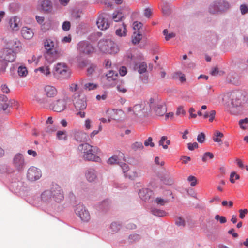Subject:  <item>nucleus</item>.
Masks as SVG:
<instances>
[{"mask_svg": "<svg viewBox=\"0 0 248 248\" xmlns=\"http://www.w3.org/2000/svg\"><path fill=\"white\" fill-rule=\"evenodd\" d=\"M108 164L114 165L117 164L119 165L120 162L118 161V157L117 156H113L110 157L107 161Z\"/></svg>", "mask_w": 248, "mask_h": 248, "instance_id": "nucleus-44", "label": "nucleus"}, {"mask_svg": "<svg viewBox=\"0 0 248 248\" xmlns=\"http://www.w3.org/2000/svg\"><path fill=\"white\" fill-rule=\"evenodd\" d=\"M83 158L85 160L88 161H93L98 162L100 159V157L96 155H94L91 150L90 151H86L83 155Z\"/></svg>", "mask_w": 248, "mask_h": 248, "instance_id": "nucleus-18", "label": "nucleus"}, {"mask_svg": "<svg viewBox=\"0 0 248 248\" xmlns=\"http://www.w3.org/2000/svg\"><path fill=\"white\" fill-rule=\"evenodd\" d=\"M17 72L20 77H26L28 74L27 68L24 66H20L18 68Z\"/></svg>", "mask_w": 248, "mask_h": 248, "instance_id": "nucleus-33", "label": "nucleus"}, {"mask_svg": "<svg viewBox=\"0 0 248 248\" xmlns=\"http://www.w3.org/2000/svg\"><path fill=\"white\" fill-rule=\"evenodd\" d=\"M13 163L19 172L22 171L26 165L23 155L21 153L16 154L13 158Z\"/></svg>", "mask_w": 248, "mask_h": 248, "instance_id": "nucleus-10", "label": "nucleus"}, {"mask_svg": "<svg viewBox=\"0 0 248 248\" xmlns=\"http://www.w3.org/2000/svg\"><path fill=\"white\" fill-rule=\"evenodd\" d=\"M215 219L217 221H219L221 224L225 223L227 222L226 218L224 216H220L219 215H217L215 217Z\"/></svg>", "mask_w": 248, "mask_h": 248, "instance_id": "nucleus-55", "label": "nucleus"}, {"mask_svg": "<svg viewBox=\"0 0 248 248\" xmlns=\"http://www.w3.org/2000/svg\"><path fill=\"white\" fill-rule=\"evenodd\" d=\"M91 148V145L87 143H83L80 144L78 147V150L81 153L84 154L86 151H90V148Z\"/></svg>", "mask_w": 248, "mask_h": 248, "instance_id": "nucleus-30", "label": "nucleus"}, {"mask_svg": "<svg viewBox=\"0 0 248 248\" xmlns=\"http://www.w3.org/2000/svg\"><path fill=\"white\" fill-rule=\"evenodd\" d=\"M187 180L189 182H190V186H194L197 184V179L195 176L190 175L189 176Z\"/></svg>", "mask_w": 248, "mask_h": 248, "instance_id": "nucleus-58", "label": "nucleus"}, {"mask_svg": "<svg viewBox=\"0 0 248 248\" xmlns=\"http://www.w3.org/2000/svg\"><path fill=\"white\" fill-rule=\"evenodd\" d=\"M38 70L41 72L42 73L44 74L46 76H48L50 74V69L48 66H42L39 67Z\"/></svg>", "mask_w": 248, "mask_h": 248, "instance_id": "nucleus-42", "label": "nucleus"}, {"mask_svg": "<svg viewBox=\"0 0 248 248\" xmlns=\"http://www.w3.org/2000/svg\"><path fill=\"white\" fill-rule=\"evenodd\" d=\"M96 68V65L94 64H91L90 67L87 69V72L88 75H91L94 71L95 69Z\"/></svg>", "mask_w": 248, "mask_h": 248, "instance_id": "nucleus-60", "label": "nucleus"}, {"mask_svg": "<svg viewBox=\"0 0 248 248\" xmlns=\"http://www.w3.org/2000/svg\"><path fill=\"white\" fill-rule=\"evenodd\" d=\"M240 10L242 15H245L248 13V7L245 4H242L240 6Z\"/></svg>", "mask_w": 248, "mask_h": 248, "instance_id": "nucleus-64", "label": "nucleus"}, {"mask_svg": "<svg viewBox=\"0 0 248 248\" xmlns=\"http://www.w3.org/2000/svg\"><path fill=\"white\" fill-rule=\"evenodd\" d=\"M0 57L8 63L13 62L16 59V54L11 49H9L4 51Z\"/></svg>", "mask_w": 248, "mask_h": 248, "instance_id": "nucleus-13", "label": "nucleus"}, {"mask_svg": "<svg viewBox=\"0 0 248 248\" xmlns=\"http://www.w3.org/2000/svg\"><path fill=\"white\" fill-rule=\"evenodd\" d=\"M70 73L68 70L67 67L66 66L65 68L62 70V72L60 74L61 77L63 78H67L70 76Z\"/></svg>", "mask_w": 248, "mask_h": 248, "instance_id": "nucleus-41", "label": "nucleus"}, {"mask_svg": "<svg viewBox=\"0 0 248 248\" xmlns=\"http://www.w3.org/2000/svg\"><path fill=\"white\" fill-rule=\"evenodd\" d=\"M63 198L60 186L56 184H53L50 190L44 191L40 195L41 202L45 204H50L53 200L58 203L60 202Z\"/></svg>", "mask_w": 248, "mask_h": 248, "instance_id": "nucleus-1", "label": "nucleus"}, {"mask_svg": "<svg viewBox=\"0 0 248 248\" xmlns=\"http://www.w3.org/2000/svg\"><path fill=\"white\" fill-rule=\"evenodd\" d=\"M45 94L48 97H53L57 93L56 89L52 86L47 85L44 88Z\"/></svg>", "mask_w": 248, "mask_h": 248, "instance_id": "nucleus-19", "label": "nucleus"}, {"mask_svg": "<svg viewBox=\"0 0 248 248\" xmlns=\"http://www.w3.org/2000/svg\"><path fill=\"white\" fill-rule=\"evenodd\" d=\"M110 206V202L108 199L104 200L100 202L98 205V208L102 212H107Z\"/></svg>", "mask_w": 248, "mask_h": 248, "instance_id": "nucleus-21", "label": "nucleus"}, {"mask_svg": "<svg viewBox=\"0 0 248 248\" xmlns=\"http://www.w3.org/2000/svg\"><path fill=\"white\" fill-rule=\"evenodd\" d=\"M115 32L116 34L119 36H125L127 32L126 25L123 23L122 27L117 29Z\"/></svg>", "mask_w": 248, "mask_h": 248, "instance_id": "nucleus-25", "label": "nucleus"}, {"mask_svg": "<svg viewBox=\"0 0 248 248\" xmlns=\"http://www.w3.org/2000/svg\"><path fill=\"white\" fill-rule=\"evenodd\" d=\"M207 157H209L210 159H212L214 157V155L209 152H206L204 154L202 158V160L203 162H206L207 159Z\"/></svg>", "mask_w": 248, "mask_h": 248, "instance_id": "nucleus-53", "label": "nucleus"}, {"mask_svg": "<svg viewBox=\"0 0 248 248\" xmlns=\"http://www.w3.org/2000/svg\"><path fill=\"white\" fill-rule=\"evenodd\" d=\"M9 24L10 28L13 30H17L18 28V24L16 22V20L14 18V19H10L9 21Z\"/></svg>", "mask_w": 248, "mask_h": 248, "instance_id": "nucleus-45", "label": "nucleus"}, {"mask_svg": "<svg viewBox=\"0 0 248 248\" xmlns=\"http://www.w3.org/2000/svg\"><path fill=\"white\" fill-rule=\"evenodd\" d=\"M229 8V4L223 0L214 1L209 7V12L212 14H220Z\"/></svg>", "mask_w": 248, "mask_h": 248, "instance_id": "nucleus-4", "label": "nucleus"}, {"mask_svg": "<svg viewBox=\"0 0 248 248\" xmlns=\"http://www.w3.org/2000/svg\"><path fill=\"white\" fill-rule=\"evenodd\" d=\"M66 107V102L63 99H58L52 102L49 106L54 111L60 112L63 111Z\"/></svg>", "mask_w": 248, "mask_h": 248, "instance_id": "nucleus-12", "label": "nucleus"}, {"mask_svg": "<svg viewBox=\"0 0 248 248\" xmlns=\"http://www.w3.org/2000/svg\"><path fill=\"white\" fill-rule=\"evenodd\" d=\"M151 212L153 215L160 217L165 216L167 215V213L165 211L155 208H151Z\"/></svg>", "mask_w": 248, "mask_h": 248, "instance_id": "nucleus-26", "label": "nucleus"}, {"mask_svg": "<svg viewBox=\"0 0 248 248\" xmlns=\"http://www.w3.org/2000/svg\"><path fill=\"white\" fill-rule=\"evenodd\" d=\"M14 170L13 169H11L7 165H0V173H11Z\"/></svg>", "mask_w": 248, "mask_h": 248, "instance_id": "nucleus-32", "label": "nucleus"}, {"mask_svg": "<svg viewBox=\"0 0 248 248\" xmlns=\"http://www.w3.org/2000/svg\"><path fill=\"white\" fill-rule=\"evenodd\" d=\"M109 16L106 13H101L98 16L96 21V25L99 29L106 30L109 27Z\"/></svg>", "mask_w": 248, "mask_h": 248, "instance_id": "nucleus-6", "label": "nucleus"}, {"mask_svg": "<svg viewBox=\"0 0 248 248\" xmlns=\"http://www.w3.org/2000/svg\"><path fill=\"white\" fill-rule=\"evenodd\" d=\"M44 44L46 49L47 50V52L46 54L45 57L47 61H49L51 57H53L51 47L54 46V43L50 40H46ZM49 61L50 62L51 60H49Z\"/></svg>", "mask_w": 248, "mask_h": 248, "instance_id": "nucleus-15", "label": "nucleus"}, {"mask_svg": "<svg viewBox=\"0 0 248 248\" xmlns=\"http://www.w3.org/2000/svg\"><path fill=\"white\" fill-rule=\"evenodd\" d=\"M155 201L158 205L161 206L164 205L166 203L168 202V201L167 200H164L158 197L156 198Z\"/></svg>", "mask_w": 248, "mask_h": 248, "instance_id": "nucleus-54", "label": "nucleus"}, {"mask_svg": "<svg viewBox=\"0 0 248 248\" xmlns=\"http://www.w3.org/2000/svg\"><path fill=\"white\" fill-rule=\"evenodd\" d=\"M78 62L79 66L82 68L87 66L88 63V61L86 59L80 58L78 59Z\"/></svg>", "mask_w": 248, "mask_h": 248, "instance_id": "nucleus-47", "label": "nucleus"}, {"mask_svg": "<svg viewBox=\"0 0 248 248\" xmlns=\"http://www.w3.org/2000/svg\"><path fill=\"white\" fill-rule=\"evenodd\" d=\"M175 224L179 227H184L185 221L181 217H177L175 219Z\"/></svg>", "mask_w": 248, "mask_h": 248, "instance_id": "nucleus-43", "label": "nucleus"}, {"mask_svg": "<svg viewBox=\"0 0 248 248\" xmlns=\"http://www.w3.org/2000/svg\"><path fill=\"white\" fill-rule=\"evenodd\" d=\"M76 214L84 222H87L90 219V215L85 207L81 203L76 205L74 208Z\"/></svg>", "mask_w": 248, "mask_h": 248, "instance_id": "nucleus-5", "label": "nucleus"}, {"mask_svg": "<svg viewBox=\"0 0 248 248\" xmlns=\"http://www.w3.org/2000/svg\"><path fill=\"white\" fill-rule=\"evenodd\" d=\"M142 36V34L140 33H138L136 36L132 38V42L134 44H139L140 41L141 40V36Z\"/></svg>", "mask_w": 248, "mask_h": 248, "instance_id": "nucleus-46", "label": "nucleus"}, {"mask_svg": "<svg viewBox=\"0 0 248 248\" xmlns=\"http://www.w3.org/2000/svg\"><path fill=\"white\" fill-rule=\"evenodd\" d=\"M140 239V236L138 234H131L129 236V239L130 242H134Z\"/></svg>", "mask_w": 248, "mask_h": 248, "instance_id": "nucleus-49", "label": "nucleus"}, {"mask_svg": "<svg viewBox=\"0 0 248 248\" xmlns=\"http://www.w3.org/2000/svg\"><path fill=\"white\" fill-rule=\"evenodd\" d=\"M147 64L145 62L135 63L134 65V69L137 70L140 74H143L147 71Z\"/></svg>", "mask_w": 248, "mask_h": 248, "instance_id": "nucleus-23", "label": "nucleus"}, {"mask_svg": "<svg viewBox=\"0 0 248 248\" xmlns=\"http://www.w3.org/2000/svg\"><path fill=\"white\" fill-rule=\"evenodd\" d=\"M167 137L166 136H162L160 140L159 141V145L162 146L163 148L166 149L168 148V146L167 145H164V143L165 142V140H166Z\"/></svg>", "mask_w": 248, "mask_h": 248, "instance_id": "nucleus-56", "label": "nucleus"}, {"mask_svg": "<svg viewBox=\"0 0 248 248\" xmlns=\"http://www.w3.org/2000/svg\"><path fill=\"white\" fill-rule=\"evenodd\" d=\"M20 5L18 3L13 2L10 4L9 9L12 12H16L19 10Z\"/></svg>", "mask_w": 248, "mask_h": 248, "instance_id": "nucleus-39", "label": "nucleus"}, {"mask_svg": "<svg viewBox=\"0 0 248 248\" xmlns=\"http://www.w3.org/2000/svg\"><path fill=\"white\" fill-rule=\"evenodd\" d=\"M160 179L166 185H171L174 183L173 179L167 175L161 176Z\"/></svg>", "mask_w": 248, "mask_h": 248, "instance_id": "nucleus-29", "label": "nucleus"}, {"mask_svg": "<svg viewBox=\"0 0 248 248\" xmlns=\"http://www.w3.org/2000/svg\"><path fill=\"white\" fill-rule=\"evenodd\" d=\"M79 52L84 54H90L94 51V48L88 41H82L79 42L77 46Z\"/></svg>", "mask_w": 248, "mask_h": 248, "instance_id": "nucleus-9", "label": "nucleus"}, {"mask_svg": "<svg viewBox=\"0 0 248 248\" xmlns=\"http://www.w3.org/2000/svg\"><path fill=\"white\" fill-rule=\"evenodd\" d=\"M242 94L239 91L231 93L230 95V111L233 115H237L242 111Z\"/></svg>", "mask_w": 248, "mask_h": 248, "instance_id": "nucleus-2", "label": "nucleus"}, {"mask_svg": "<svg viewBox=\"0 0 248 248\" xmlns=\"http://www.w3.org/2000/svg\"><path fill=\"white\" fill-rule=\"evenodd\" d=\"M153 139L152 137H149L144 143V144L145 146H150L151 147H154L155 146V144L152 142Z\"/></svg>", "mask_w": 248, "mask_h": 248, "instance_id": "nucleus-57", "label": "nucleus"}, {"mask_svg": "<svg viewBox=\"0 0 248 248\" xmlns=\"http://www.w3.org/2000/svg\"><path fill=\"white\" fill-rule=\"evenodd\" d=\"M152 110H153L156 115L163 116L167 111V108L163 103L156 104Z\"/></svg>", "mask_w": 248, "mask_h": 248, "instance_id": "nucleus-17", "label": "nucleus"}, {"mask_svg": "<svg viewBox=\"0 0 248 248\" xmlns=\"http://www.w3.org/2000/svg\"><path fill=\"white\" fill-rule=\"evenodd\" d=\"M122 227V224L118 221H114L111 223L109 226L110 232L112 233H116Z\"/></svg>", "mask_w": 248, "mask_h": 248, "instance_id": "nucleus-24", "label": "nucleus"}, {"mask_svg": "<svg viewBox=\"0 0 248 248\" xmlns=\"http://www.w3.org/2000/svg\"><path fill=\"white\" fill-rule=\"evenodd\" d=\"M97 84H93L92 83H88L85 84L84 88L85 89H88L89 91H91L92 90H94L97 88Z\"/></svg>", "mask_w": 248, "mask_h": 248, "instance_id": "nucleus-50", "label": "nucleus"}, {"mask_svg": "<svg viewBox=\"0 0 248 248\" xmlns=\"http://www.w3.org/2000/svg\"><path fill=\"white\" fill-rule=\"evenodd\" d=\"M133 29L134 30H140L143 24L141 22H138V21H135L133 22Z\"/></svg>", "mask_w": 248, "mask_h": 248, "instance_id": "nucleus-62", "label": "nucleus"}, {"mask_svg": "<svg viewBox=\"0 0 248 248\" xmlns=\"http://www.w3.org/2000/svg\"><path fill=\"white\" fill-rule=\"evenodd\" d=\"M215 137L213 138V140L216 142H222L220 138L223 137V134L218 131H216L215 133Z\"/></svg>", "mask_w": 248, "mask_h": 248, "instance_id": "nucleus-37", "label": "nucleus"}, {"mask_svg": "<svg viewBox=\"0 0 248 248\" xmlns=\"http://www.w3.org/2000/svg\"><path fill=\"white\" fill-rule=\"evenodd\" d=\"M74 106L78 112L77 113V115H79L81 118H84L85 116L84 112L82 110H84L87 107L86 100L85 98H78L75 99L74 102Z\"/></svg>", "mask_w": 248, "mask_h": 248, "instance_id": "nucleus-7", "label": "nucleus"}, {"mask_svg": "<svg viewBox=\"0 0 248 248\" xmlns=\"http://www.w3.org/2000/svg\"><path fill=\"white\" fill-rule=\"evenodd\" d=\"M71 27V24L69 21H65L63 22L62 28V30L64 31H68L70 30Z\"/></svg>", "mask_w": 248, "mask_h": 248, "instance_id": "nucleus-59", "label": "nucleus"}, {"mask_svg": "<svg viewBox=\"0 0 248 248\" xmlns=\"http://www.w3.org/2000/svg\"><path fill=\"white\" fill-rule=\"evenodd\" d=\"M244 124H248V118H245V119H241L239 121V125L241 128H242V129H246L247 128V126L243 125Z\"/></svg>", "mask_w": 248, "mask_h": 248, "instance_id": "nucleus-48", "label": "nucleus"}, {"mask_svg": "<svg viewBox=\"0 0 248 248\" xmlns=\"http://www.w3.org/2000/svg\"><path fill=\"white\" fill-rule=\"evenodd\" d=\"M86 177L89 182L94 181L97 178V172L93 169H89L86 171Z\"/></svg>", "mask_w": 248, "mask_h": 248, "instance_id": "nucleus-20", "label": "nucleus"}, {"mask_svg": "<svg viewBox=\"0 0 248 248\" xmlns=\"http://www.w3.org/2000/svg\"><path fill=\"white\" fill-rule=\"evenodd\" d=\"M144 108L143 104H136L133 107V112L135 115H137L138 113L141 111Z\"/></svg>", "mask_w": 248, "mask_h": 248, "instance_id": "nucleus-35", "label": "nucleus"}, {"mask_svg": "<svg viewBox=\"0 0 248 248\" xmlns=\"http://www.w3.org/2000/svg\"><path fill=\"white\" fill-rule=\"evenodd\" d=\"M119 165H120L123 170V171L125 173L127 172L128 170V166L127 164L124 162H120L119 164Z\"/></svg>", "mask_w": 248, "mask_h": 248, "instance_id": "nucleus-61", "label": "nucleus"}, {"mask_svg": "<svg viewBox=\"0 0 248 248\" xmlns=\"http://www.w3.org/2000/svg\"><path fill=\"white\" fill-rule=\"evenodd\" d=\"M131 147L135 151L138 149H143L144 148V146L141 142H135L131 145Z\"/></svg>", "mask_w": 248, "mask_h": 248, "instance_id": "nucleus-36", "label": "nucleus"}, {"mask_svg": "<svg viewBox=\"0 0 248 248\" xmlns=\"http://www.w3.org/2000/svg\"><path fill=\"white\" fill-rule=\"evenodd\" d=\"M21 33L22 36L26 39H30L33 36V32L32 30L26 27L22 28Z\"/></svg>", "mask_w": 248, "mask_h": 248, "instance_id": "nucleus-22", "label": "nucleus"}, {"mask_svg": "<svg viewBox=\"0 0 248 248\" xmlns=\"http://www.w3.org/2000/svg\"><path fill=\"white\" fill-rule=\"evenodd\" d=\"M118 75L117 72L113 71L110 70L108 73L106 74V77H107V79L110 81V80H115L116 79V77H117Z\"/></svg>", "mask_w": 248, "mask_h": 248, "instance_id": "nucleus-31", "label": "nucleus"}, {"mask_svg": "<svg viewBox=\"0 0 248 248\" xmlns=\"http://www.w3.org/2000/svg\"><path fill=\"white\" fill-rule=\"evenodd\" d=\"M173 78H179L180 81L182 82L185 81L186 80L185 75L182 74L181 72L175 73L174 75Z\"/></svg>", "mask_w": 248, "mask_h": 248, "instance_id": "nucleus-40", "label": "nucleus"}, {"mask_svg": "<svg viewBox=\"0 0 248 248\" xmlns=\"http://www.w3.org/2000/svg\"><path fill=\"white\" fill-rule=\"evenodd\" d=\"M42 176V171L40 169L34 166L31 167L28 170L27 178L30 181H35Z\"/></svg>", "mask_w": 248, "mask_h": 248, "instance_id": "nucleus-8", "label": "nucleus"}, {"mask_svg": "<svg viewBox=\"0 0 248 248\" xmlns=\"http://www.w3.org/2000/svg\"><path fill=\"white\" fill-rule=\"evenodd\" d=\"M81 13V11L79 10L74 11L72 13V17L75 19L78 20L80 18Z\"/></svg>", "mask_w": 248, "mask_h": 248, "instance_id": "nucleus-51", "label": "nucleus"}, {"mask_svg": "<svg viewBox=\"0 0 248 248\" xmlns=\"http://www.w3.org/2000/svg\"><path fill=\"white\" fill-rule=\"evenodd\" d=\"M227 81L228 83L234 85H239L241 82L239 80V76L235 73L230 72L227 77Z\"/></svg>", "mask_w": 248, "mask_h": 248, "instance_id": "nucleus-16", "label": "nucleus"}, {"mask_svg": "<svg viewBox=\"0 0 248 248\" xmlns=\"http://www.w3.org/2000/svg\"><path fill=\"white\" fill-rule=\"evenodd\" d=\"M218 38L217 34L215 32H208L206 35V42L210 46L215 45L218 41Z\"/></svg>", "mask_w": 248, "mask_h": 248, "instance_id": "nucleus-14", "label": "nucleus"}, {"mask_svg": "<svg viewBox=\"0 0 248 248\" xmlns=\"http://www.w3.org/2000/svg\"><path fill=\"white\" fill-rule=\"evenodd\" d=\"M66 66V65L64 64H62L61 63H58L54 68V74L56 75L61 73V72H62V70L65 68Z\"/></svg>", "mask_w": 248, "mask_h": 248, "instance_id": "nucleus-34", "label": "nucleus"}, {"mask_svg": "<svg viewBox=\"0 0 248 248\" xmlns=\"http://www.w3.org/2000/svg\"><path fill=\"white\" fill-rule=\"evenodd\" d=\"M8 63L1 57H0V72L4 73L6 69Z\"/></svg>", "mask_w": 248, "mask_h": 248, "instance_id": "nucleus-38", "label": "nucleus"}, {"mask_svg": "<svg viewBox=\"0 0 248 248\" xmlns=\"http://www.w3.org/2000/svg\"><path fill=\"white\" fill-rule=\"evenodd\" d=\"M153 191L148 188L140 189L139 195L142 201L145 202H152L154 200Z\"/></svg>", "mask_w": 248, "mask_h": 248, "instance_id": "nucleus-11", "label": "nucleus"}, {"mask_svg": "<svg viewBox=\"0 0 248 248\" xmlns=\"http://www.w3.org/2000/svg\"><path fill=\"white\" fill-rule=\"evenodd\" d=\"M205 134L203 132H201L197 136V141L200 143H203L205 140Z\"/></svg>", "mask_w": 248, "mask_h": 248, "instance_id": "nucleus-52", "label": "nucleus"}, {"mask_svg": "<svg viewBox=\"0 0 248 248\" xmlns=\"http://www.w3.org/2000/svg\"><path fill=\"white\" fill-rule=\"evenodd\" d=\"M99 48L104 53L116 54L119 51L117 45L110 39H102L98 44Z\"/></svg>", "mask_w": 248, "mask_h": 248, "instance_id": "nucleus-3", "label": "nucleus"}, {"mask_svg": "<svg viewBox=\"0 0 248 248\" xmlns=\"http://www.w3.org/2000/svg\"><path fill=\"white\" fill-rule=\"evenodd\" d=\"M124 18V14L119 11H115L113 14L112 19L115 22L122 21Z\"/></svg>", "mask_w": 248, "mask_h": 248, "instance_id": "nucleus-27", "label": "nucleus"}, {"mask_svg": "<svg viewBox=\"0 0 248 248\" xmlns=\"http://www.w3.org/2000/svg\"><path fill=\"white\" fill-rule=\"evenodd\" d=\"M187 147L189 150L192 151L195 148H197L198 147V144L196 142L193 143H189L187 144Z\"/></svg>", "mask_w": 248, "mask_h": 248, "instance_id": "nucleus-63", "label": "nucleus"}, {"mask_svg": "<svg viewBox=\"0 0 248 248\" xmlns=\"http://www.w3.org/2000/svg\"><path fill=\"white\" fill-rule=\"evenodd\" d=\"M42 9L45 11H49L52 8L51 2L49 0H44L41 3Z\"/></svg>", "mask_w": 248, "mask_h": 248, "instance_id": "nucleus-28", "label": "nucleus"}]
</instances>
